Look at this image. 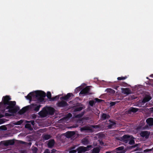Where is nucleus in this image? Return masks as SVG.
Listing matches in <instances>:
<instances>
[{"label": "nucleus", "mask_w": 153, "mask_h": 153, "mask_svg": "<svg viewBox=\"0 0 153 153\" xmlns=\"http://www.w3.org/2000/svg\"><path fill=\"white\" fill-rule=\"evenodd\" d=\"M11 98L9 96L6 95L3 97L2 104L3 105L6 109H8V112L16 113L19 109L18 106H15L16 102L15 101H10Z\"/></svg>", "instance_id": "1"}, {"label": "nucleus", "mask_w": 153, "mask_h": 153, "mask_svg": "<svg viewBox=\"0 0 153 153\" xmlns=\"http://www.w3.org/2000/svg\"><path fill=\"white\" fill-rule=\"evenodd\" d=\"M35 95L33 92L30 93L25 97L29 100L30 101L32 100V97H35L37 100L40 102L43 101L44 100V98L46 96L45 93L42 91H35Z\"/></svg>", "instance_id": "2"}, {"label": "nucleus", "mask_w": 153, "mask_h": 153, "mask_svg": "<svg viewBox=\"0 0 153 153\" xmlns=\"http://www.w3.org/2000/svg\"><path fill=\"white\" fill-rule=\"evenodd\" d=\"M105 124L108 125L107 127L108 129H111L116 126V123L115 121L111 120H109L108 122L106 121Z\"/></svg>", "instance_id": "3"}, {"label": "nucleus", "mask_w": 153, "mask_h": 153, "mask_svg": "<svg viewBox=\"0 0 153 153\" xmlns=\"http://www.w3.org/2000/svg\"><path fill=\"white\" fill-rule=\"evenodd\" d=\"M39 114L42 117H44L47 116L48 114L46 108L44 107L42 110L39 113Z\"/></svg>", "instance_id": "4"}, {"label": "nucleus", "mask_w": 153, "mask_h": 153, "mask_svg": "<svg viewBox=\"0 0 153 153\" xmlns=\"http://www.w3.org/2000/svg\"><path fill=\"white\" fill-rule=\"evenodd\" d=\"M89 86H86L82 89L79 93V94L87 95L89 94L90 89Z\"/></svg>", "instance_id": "5"}, {"label": "nucleus", "mask_w": 153, "mask_h": 153, "mask_svg": "<svg viewBox=\"0 0 153 153\" xmlns=\"http://www.w3.org/2000/svg\"><path fill=\"white\" fill-rule=\"evenodd\" d=\"M62 100L56 104L57 106L59 107L63 108L68 105V103L65 101Z\"/></svg>", "instance_id": "6"}, {"label": "nucleus", "mask_w": 153, "mask_h": 153, "mask_svg": "<svg viewBox=\"0 0 153 153\" xmlns=\"http://www.w3.org/2000/svg\"><path fill=\"white\" fill-rule=\"evenodd\" d=\"M150 134V132L147 131H142L140 132V135L143 137H145L146 139L148 138Z\"/></svg>", "instance_id": "7"}, {"label": "nucleus", "mask_w": 153, "mask_h": 153, "mask_svg": "<svg viewBox=\"0 0 153 153\" xmlns=\"http://www.w3.org/2000/svg\"><path fill=\"white\" fill-rule=\"evenodd\" d=\"M73 95L72 93H68L66 95L61 97L60 98L61 100H64L66 101H68L70 99H71V96Z\"/></svg>", "instance_id": "8"}, {"label": "nucleus", "mask_w": 153, "mask_h": 153, "mask_svg": "<svg viewBox=\"0 0 153 153\" xmlns=\"http://www.w3.org/2000/svg\"><path fill=\"white\" fill-rule=\"evenodd\" d=\"M48 112V114L50 115H53L55 111V109L51 107H47L46 108Z\"/></svg>", "instance_id": "9"}, {"label": "nucleus", "mask_w": 153, "mask_h": 153, "mask_svg": "<svg viewBox=\"0 0 153 153\" xmlns=\"http://www.w3.org/2000/svg\"><path fill=\"white\" fill-rule=\"evenodd\" d=\"M138 110V109L134 107L130 108L126 112L128 114H131L132 113H135Z\"/></svg>", "instance_id": "10"}, {"label": "nucleus", "mask_w": 153, "mask_h": 153, "mask_svg": "<svg viewBox=\"0 0 153 153\" xmlns=\"http://www.w3.org/2000/svg\"><path fill=\"white\" fill-rule=\"evenodd\" d=\"M130 137V136L129 135H124L121 137L122 141L126 143H127L129 141Z\"/></svg>", "instance_id": "11"}, {"label": "nucleus", "mask_w": 153, "mask_h": 153, "mask_svg": "<svg viewBox=\"0 0 153 153\" xmlns=\"http://www.w3.org/2000/svg\"><path fill=\"white\" fill-rule=\"evenodd\" d=\"M41 105H37L36 104H32L31 105V108L33 109V110L36 112L38 111L40 108Z\"/></svg>", "instance_id": "12"}, {"label": "nucleus", "mask_w": 153, "mask_h": 153, "mask_svg": "<svg viewBox=\"0 0 153 153\" xmlns=\"http://www.w3.org/2000/svg\"><path fill=\"white\" fill-rule=\"evenodd\" d=\"M110 117L109 115L106 113H102L100 116V119L102 120H108Z\"/></svg>", "instance_id": "13"}, {"label": "nucleus", "mask_w": 153, "mask_h": 153, "mask_svg": "<svg viewBox=\"0 0 153 153\" xmlns=\"http://www.w3.org/2000/svg\"><path fill=\"white\" fill-rule=\"evenodd\" d=\"M29 109V106H28L24 107L19 111V113L20 114H23L28 110Z\"/></svg>", "instance_id": "14"}, {"label": "nucleus", "mask_w": 153, "mask_h": 153, "mask_svg": "<svg viewBox=\"0 0 153 153\" xmlns=\"http://www.w3.org/2000/svg\"><path fill=\"white\" fill-rule=\"evenodd\" d=\"M75 134V132L74 131H68L65 133L66 137L69 138L73 136Z\"/></svg>", "instance_id": "15"}, {"label": "nucleus", "mask_w": 153, "mask_h": 153, "mask_svg": "<svg viewBox=\"0 0 153 153\" xmlns=\"http://www.w3.org/2000/svg\"><path fill=\"white\" fill-rule=\"evenodd\" d=\"M85 147L80 146L78 147L76 149V150L78 152V153H82V152L87 151V150H85Z\"/></svg>", "instance_id": "16"}, {"label": "nucleus", "mask_w": 153, "mask_h": 153, "mask_svg": "<svg viewBox=\"0 0 153 153\" xmlns=\"http://www.w3.org/2000/svg\"><path fill=\"white\" fill-rule=\"evenodd\" d=\"M55 143V141L54 140L52 139L51 140L49 141L48 143V146L49 148H52Z\"/></svg>", "instance_id": "17"}, {"label": "nucleus", "mask_w": 153, "mask_h": 153, "mask_svg": "<svg viewBox=\"0 0 153 153\" xmlns=\"http://www.w3.org/2000/svg\"><path fill=\"white\" fill-rule=\"evenodd\" d=\"M146 122L147 123V124L149 126H153V118H149L147 119L146 120Z\"/></svg>", "instance_id": "18"}, {"label": "nucleus", "mask_w": 153, "mask_h": 153, "mask_svg": "<svg viewBox=\"0 0 153 153\" xmlns=\"http://www.w3.org/2000/svg\"><path fill=\"white\" fill-rule=\"evenodd\" d=\"M122 90L123 92L125 94L128 95L131 94V91L128 88H123Z\"/></svg>", "instance_id": "19"}, {"label": "nucleus", "mask_w": 153, "mask_h": 153, "mask_svg": "<svg viewBox=\"0 0 153 153\" xmlns=\"http://www.w3.org/2000/svg\"><path fill=\"white\" fill-rule=\"evenodd\" d=\"M82 143L84 145H87L89 143V141L88 140V139L86 138L85 137L83 138L82 140Z\"/></svg>", "instance_id": "20"}, {"label": "nucleus", "mask_w": 153, "mask_h": 153, "mask_svg": "<svg viewBox=\"0 0 153 153\" xmlns=\"http://www.w3.org/2000/svg\"><path fill=\"white\" fill-rule=\"evenodd\" d=\"M151 98H152L150 96H146L143 99L142 102L143 103H146L149 101Z\"/></svg>", "instance_id": "21"}, {"label": "nucleus", "mask_w": 153, "mask_h": 153, "mask_svg": "<svg viewBox=\"0 0 153 153\" xmlns=\"http://www.w3.org/2000/svg\"><path fill=\"white\" fill-rule=\"evenodd\" d=\"M81 131H90L91 130V128L88 126H85L80 128Z\"/></svg>", "instance_id": "22"}, {"label": "nucleus", "mask_w": 153, "mask_h": 153, "mask_svg": "<svg viewBox=\"0 0 153 153\" xmlns=\"http://www.w3.org/2000/svg\"><path fill=\"white\" fill-rule=\"evenodd\" d=\"M134 138L132 137V138H129V140L128 143V144L131 145H133L135 143V141L134 140Z\"/></svg>", "instance_id": "23"}, {"label": "nucleus", "mask_w": 153, "mask_h": 153, "mask_svg": "<svg viewBox=\"0 0 153 153\" xmlns=\"http://www.w3.org/2000/svg\"><path fill=\"white\" fill-rule=\"evenodd\" d=\"M100 151V149L98 147L94 148L93 150V153H99Z\"/></svg>", "instance_id": "24"}, {"label": "nucleus", "mask_w": 153, "mask_h": 153, "mask_svg": "<svg viewBox=\"0 0 153 153\" xmlns=\"http://www.w3.org/2000/svg\"><path fill=\"white\" fill-rule=\"evenodd\" d=\"M25 127L26 128L28 129L30 131H32L33 130L30 124H26L25 126Z\"/></svg>", "instance_id": "25"}, {"label": "nucleus", "mask_w": 153, "mask_h": 153, "mask_svg": "<svg viewBox=\"0 0 153 153\" xmlns=\"http://www.w3.org/2000/svg\"><path fill=\"white\" fill-rule=\"evenodd\" d=\"M15 143L14 141L13 140H9L7 143L5 144V145H13Z\"/></svg>", "instance_id": "26"}, {"label": "nucleus", "mask_w": 153, "mask_h": 153, "mask_svg": "<svg viewBox=\"0 0 153 153\" xmlns=\"http://www.w3.org/2000/svg\"><path fill=\"white\" fill-rule=\"evenodd\" d=\"M51 138V136L50 135L48 134H45L43 136V139L45 140H47Z\"/></svg>", "instance_id": "27"}, {"label": "nucleus", "mask_w": 153, "mask_h": 153, "mask_svg": "<svg viewBox=\"0 0 153 153\" xmlns=\"http://www.w3.org/2000/svg\"><path fill=\"white\" fill-rule=\"evenodd\" d=\"M46 96L48 99L51 100L52 98L51 97V93L50 92L48 91L47 92Z\"/></svg>", "instance_id": "28"}, {"label": "nucleus", "mask_w": 153, "mask_h": 153, "mask_svg": "<svg viewBox=\"0 0 153 153\" xmlns=\"http://www.w3.org/2000/svg\"><path fill=\"white\" fill-rule=\"evenodd\" d=\"M23 122V120H21L19 121L15 122L13 124L15 125H19L22 124Z\"/></svg>", "instance_id": "29"}, {"label": "nucleus", "mask_w": 153, "mask_h": 153, "mask_svg": "<svg viewBox=\"0 0 153 153\" xmlns=\"http://www.w3.org/2000/svg\"><path fill=\"white\" fill-rule=\"evenodd\" d=\"M95 103L96 102L94 100H90L89 102V105L92 107L95 104Z\"/></svg>", "instance_id": "30"}, {"label": "nucleus", "mask_w": 153, "mask_h": 153, "mask_svg": "<svg viewBox=\"0 0 153 153\" xmlns=\"http://www.w3.org/2000/svg\"><path fill=\"white\" fill-rule=\"evenodd\" d=\"M106 91L107 92L111 93H114L115 92V91L110 88H107L106 89Z\"/></svg>", "instance_id": "31"}, {"label": "nucleus", "mask_w": 153, "mask_h": 153, "mask_svg": "<svg viewBox=\"0 0 153 153\" xmlns=\"http://www.w3.org/2000/svg\"><path fill=\"white\" fill-rule=\"evenodd\" d=\"M127 78V77L126 76H125L124 77H123V76L119 77L117 78V79L118 80H121L125 79Z\"/></svg>", "instance_id": "32"}, {"label": "nucleus", "mask_w": 153, "mask_h": 153, "mask_svg": "<svg viewBox=\"0 0 153 153\" xmlns=\"http://www.w3.org/2000/svg\"><path fill=\"white\" fill-rule=\"evenodd\" d=\"M83 108V107L79 106L76 108L75 109V111H79L82 110Z\"/></svg>", "instance_id": "33"}, {"label": "nucleus", "mask_w": 153, "mask_h": 153, "mask_svg": "<svg viewBox=\"0 0 153 153\" xmlns=\"http://www.w3.org/2000/svg\"><path fill=\"white\" fill-rule=\"evenodd\" d=\"M84 112H82L80 113L77 114L76 115V117L77 118H80L84 115Z\"/></svg>", "instance_id": "34"}, {"label": "nucleus", "mask_w": 153, "mask_h": 153, "mask_svg": "<svg viewBox=\"0 0 153 153\" xmlns=\"http://www.w3.org/2000/svg\"><path fill=\"white\" fill-rule=\"evenodd\" d=\"M7 130V128L5 126H0V130L4 131Z\"/></svg>", "instance_id": "35"}, {"label": "nucleus", "mask_w": 153, "mask_h": 153, "mask_svg": "<svg viewBox=\"0 0 153 153\" xmlns=\"http://www.w3.org/2000/svg\"><path fill=\"white\" fill-rule=\"evenodd\" d=\"M59 98V95L56 96L55 97H52L51 100L54 101L56 100H57Z\"/></svg>", "instance_id": "36"}, {"label": "nucleus", "mask_w": 153, "mask_h": 153, "mask_svg": "<svg viewBox=\"0 0 153 153\" xmlns=\"http://www.w3.org/2000/svg\"><path fill=\"white\" fill-rule=\"evenodd\" d=\"M92 147V146L91 145H88L87 147H85V150H87V151H88Z\"/></svg>", "instance_id": "37"}, {"label": "nucleus", "mask_w": 153, "mask_h": 153, "mask_svg": "<svg viewBox=\"0 0 153 153\" xmlns=\"http://www.w3.org/2000/svg\"><path fill=\"white\" fill-rule=\"evenodd\" d=\"M76 150H74L70 149L69 150V152L70 153H75L76 152Z\"/></svg>", "instance_id": "38"}, {"label": "nucleus", "mask_w": 153, "mask_h": 153, "mask_svg": "<svg viewBox=\"0 0 153 153\" xmlns=\"http://www.w3.org/2000/svg\"><path fill=\"white\" fill-rule=\"evenodd\" d=\"M120 85L121 86H124V87H126L127 86V84L125 82H121L120 83Z\"/></svg>", "instance_id": "39"}, {"label": "nucleus", "mask_w": 153, "mask_h": 153, "mask_svg": "<svg viewBox=\"0 0 153 153\" xmlns=\"http://www.w3.org/2000/svg\"><path fill=\"white\" fill-rule=\"evenodd\" d=\"M81 89V88L80 87H78L76 88L75 89V92H76V93H77L78 92L80 91Z\"/></svg>", "instance_id": "40"}, {"label": "nucleus", "mask_w": 153, "mask_h": 153, "mask_svg": "<svg viewBox=\"0 0 153 153\" xmlns=\"http://www.w3.org/2000/svg\"><path fill=\"white\" fill-rule=\"evenodd\" d=\"M95 102H96H96H100L103 101V100H102L100 99L97 98H96L95 99Z\"/></svg>", "instance_id": "41"}, {"label": "nucleus", "mask_w": 153, "mask_h": 153, "mask_svg": "<svg viewBox=\"0 0 153 153\" xmlns=\"http://www.w3.org/2000/svg\"><path fill=\"white\" fill-rule=\"evenodd\" d=\"M33 153H36L38 150V149L36 147H34L33 149H32Z\"/></svg>", "instance_id": "42"}, {"label": "nucleus", "mask_w": 153, "mask_h": 153, "mask_svg": "<svg viewBox=\"0 0 153 153\" xmlns=\"http://www.w3.org/2000/svg\"><path fill=\"white\" fill-rule=\"evenodd\" d=\"M124 149V147L123 146H120V147H119L117 148V149L119 150H123Z\"/></svg>", "instance_id": "43"}, {"label": "nucleus", "mask_w": 153, "mask_h": 153, "mask_svg": "<svg viewBox=\"0 0 153 153\" xmlns=\"http://www.w3.org/2000/svg\"><path fill=\"white\" fill-rule=\"evenodd\" d=\"M116 104V103L114 102H111L110 103V106H112Z\"/></svg>", "instance_id": "44"}, {"label": "nucleus", "mask_w": 153, "mask_h": 153, "mask_svg": "<svg viewBox=\"0 0 153 153\" xmlns=\"http://www.w3.org/2000/svg\"><path fill=\"white\" fill-rule=\"evenodd\" d=\"M50 152L49 149H46L44 151L43 153H50Z\"/></svg>", "instance_id": "45"}, {"label": "nucleus", "mask_w": 153, "mask_h": 153, "mask_svg": "<svg viewBox=\"0 0 153 153\" xmlns=\"http://www.w3.org/2000/svg\"><path fill=\"white\" fill-rule=\"evenodd\" d=\"M29 123H30L31 124L33 125V126H34V124H35V122H34V121H33V120H32V121H31L30 122H29Z\"/></svg>", "instance_id": "46"}, {"label": "nucleus", "mask_w": 153, "mask_h": 153, "mask_svg": "<svg viewBox=\"0 0 153 153\" xmlns=\"http://www.w3.org/2000/svg\"><path fill=\"white\" fill-rule=\"evenodd\" d=\"M76 147V146H73V147H71L70 148V149H75Z\"/></svg>", "instance_id": "47"}, {"label": "nucleus", "mask_w": 153, "mask_h": 153, "mask_svg": "<svg viewBox=\"0 0 153 153\" xmlns=\"http://www.w3.org/2000/svg\"><path fill=\"white\" fill-rule=\"evenodd\" d=\"M5 115L6 116H10V114L8 113H5Z\"/></svg>", "instance_id": "48"}, {"label": "nucleus", "mask_w": 153, "mask_h": 153, "mask_svg": "<svg viewBox=\"0 0 153 153\" xmlns=\"http://www.w3.org/2000/svg\"><path fill=\"white\" fill-rule=\"evenodd\" d=\"M25 150H22L21 152V153H25Z\"/></svg>", "instance_id": "49"}, {"label": "nucleus", "mask_w": 153, "mask_h": 153, "mask_svg": "<svg viewBox=\"0 0 153 153\" xmlns=\"http://www.w3.org/2000/svg\"><path fill=\"white\" fill-rule=\"evenodd\" d=\"M144 152H149V149H147L144 150Z\"/></svg>", "instance_id": "50"}, {"label": "nucleus", "mask_w": 153, "mask_h": 153, "mask_svg": "<svg viewBox=\"0 0 153 153\" xmlns=\"http://www.w3.org/2000/svg\"><path fill=\"white\" fill-rule=\"evenodd\" d=\"M150 110L152 112H153V107L150 108Z\"/></svg>", "instance_id": "51"}, {"label": "nucleus", "mask_w": 153, "mask_h": 153, "mask_svg": "<svg viewBox=\"0 0 153 153\" xmlns=\"http://www.w3.org/2000/svg\"><path fill=\"white\" fill-rule=\"evenodd\" d=\"M119 87L118 86H116L115 88H114V89H116V90H117V88H118Z\"/></svg>", "instance_id": "52"}, {"label": "nucleus", "mask_w": 153, "mask_h": 153, "mask_svg": "<svg viewBox=\"0 0 153 153\" xmlns=\"http://www.w3.org/2000/svg\"><path fill=\"white\" fill-rule=\"evenodd\" d=\"M100 143L101 145L103 144V143L102 142H100Z\"/></svg>", "instance_id": "53"}, {"label": "nucleus", "mask_w": 153, "mask_h": 153, "mask_svg": "<svg viewBox=\"0 0 153 153\" xmlns=\"http://www.w3.org/2000/svg\"><path fill=\"white\" fill-rule=\"evenodd\" d=\"M153 149H152V148L151 149H149V152L152 151Z\"/></svg>", "instance_id": "54"}, {"label": "nucleus", "mask_w": 153, "mask_h": 153, "mask_svg": "<svg viewBox=\"0 0 153 153\" xmlns=\"http://www.w3.org/2000/svg\"><path fill=\"white\" fill-rule=\"evenodd\" d=\"M106 153H111L110 151H108L106 152Z\"/></svg>", "instance_id": "55"}, {"label": "nucleus", "mask_w": 153, "mask_h": 153, "mask_svg": "<svg viewBox=\"0 0 153 153\" xmlns=\"http://www.w3.org/2000/svg\"><path fill=\"white\" fill-rule=\"evenodd\" d=\"M137 146V144H136L134 146H133V147H135L136 146Z\"/></svg>", "instance_id": "56"}, {"label": "nucleus", "mask_w": 153, "mask_h": 153, "mask_svg": "<svg viewBox=\"0 0 153 153\" xmlns=\"http://www.w3.org/2000/svg\"><path fill=\"white\" fill-rule=\"evenodd\" d=\"M54 152V149H53V150H52V152Z\"/></svg>", "instance_id": "57"}, {"label": "nucleus", "mask_w": 153, "mask_h": 153, "mask_svg": "<svg viewBox=\"0 0 153 153\" xmlns=\"http://www.w3.org/2000/svg\"><path fill=\"white\" fill-rule=\"evenodd\" d=\"M21 143H24V142L22 141H21Z\"/></svg>", "instance_id": "58"}, {"label": "nucleus", "mask_w": 153, "mask_h": 153, "mask_svg": "<svg viewBox=\"0 0 153 153\" xmlns=\"http://www.w3.org/2000/svg\"><path fill=\"white\" fill-rule=\"evenodd\" d=\"M69 115H71V116H72V114H71V113H69Z\"/></svg>", "instance_id": "59"}, {"label": "nucleus", "mask_w": 153, "mask_h": 153, "mask_svg": "<svg viewBox=\"0 0 153 153\" xmlns=\"http://www.w3.org/2000/svg\"><path fill=\"white\" fill-rule=\"evenodd\" d=\"M116 153H122L121 152H117Z\"/></svg>", "instance_id": "60"}, {"label": "nucleus", "mask_w": 153, "mask_h": 153, "mask_svg": "<svg viewBox=\"0 0 153 153\" xmlns=\"http://www.w3.org/2000/svg\"><path fill=\"white\" fill-rule=\"evenodd\" d=\"M2 103L0 102V106L2 104Z\"/></svg>", "instance_id": "61"}, {"label": "nucleus", "mask_w": 153, "mask_h": 153, "mask_svg": "<svg viewBox=\"0 0 153 153\" xmlns=\"http://www.w3.org/2000/svg\"><path fill=\"white\" fill-rule=\"evenodd\" d=\"M152 149H153V148H152Z\"/></svg>", "instance_id": "62"}]
</instances>
